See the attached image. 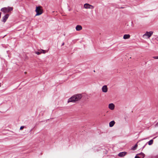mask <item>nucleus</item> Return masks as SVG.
Returning a JSON list of instances; mask_svg holds the SVG:
<instances>
[{
  "label": "nucleus",
  "instance_id": "f257e3e1",
  "mask_svg": "<svg viewBox=\"0 0 158 158\" xmlns=\"http://www.w3.org/2000/svg\"><path fill=\"white\" fill-rule=\"evenodd\" d=\"M82 97V95L80 94L74 95L69 99L68 102H76L80 100Z\"/></svg>",
  "mask_w": 158,
  "mask_h": 158
},
{
  "label": "nucleus",
  "instance_id": "f03ea898",
  "mask_svg": "<svg viewBox=\"0 0 158 158\" xmlns=\"http://www.w3.org/2000/svg\"><path fill=\"white\" fill-rule=\"evenodd\" d=\"M153 31H146V33L143 35L142 37L144 39H147L150 38L153 35Z\"/></svg>",
  "mask_w": 158,
  "mask_h": 158
},
{
  "label": "nucleus",
  "instance_id": "7ed1b4c3",
  "mask_svg": "<svg viewBox=\"0 0 158 158\" xmlns=\"http://www.w3.org/2000/svg\"><path fill=\"white\" fill-rule=\"evenodd\" d=\"M13 10V7H12L8 6L6 7H3L1 9V10L4 13H9Z\"/></svg>",
  "mask_w": 158,
  "mask_h": 158
},
{
  "label": "nucleus",
  "instance_id": "20e7f679",
  "mask_svg": "<svg viewBox=\"0 0 158 158\" xmlns=\"http://www.w3.org/2000/svg\"><path fill=\"white\" fill-rule=\"evenodd\" d=\"M35 11L36 13L35 16L40 15L43 13V10L41 6H36Z\"/></svg>",
  "mask_w": 158,
  "mask_h": 158
},
{
  "label": "nucleus",
  "instance_id": "39448f33",
  "mask_svg": "<svg viewBox=\"0 0 158 158\" xmlns=\"http://www.w3.org/2000/svg\"><path fill=\"white\" fill-rule=\"evenodd\" d=\"M84 7L85 9H93L94 8V6L87 3L85 4Z\"/></svg>",
  "mask_w": 158,
  "mask_h": 158
},
{
  "label": "nucleus",
  "instance_id": "423d86ee",
  "mask_svg": "<svg viewBox=\"0 0 158 158\" xmlns=\"http://www.w3.org/2000/svg\"><path fill=\"white\" fill-rule=\"evenodd\" d=\"M47 52V51H46L45 50H44L43 49H40V50H39L38 52H35V54H36L37 55H40L42 53L45 54V53H46V52Z\"/></svg>",
  "mask_w": 158,
  "mask_h": 158
},
{
  "label": "nucleus",
  "instance_id": "0eeeda50",
  "mask_svg": "<svg viewBox=\"0 0 158 158\" xmlns=\"http://www.w3.org/2000/svg\"><path fill=\"white\" fill-rule=\"evenodd\" d=\"M108 87L106 85L103 86L102 88V90L103 92L106 93L108 91Z\"/></svg>",
  "mask_w": 158,
  "mask_h": 158
},
{
  "label": "nucleus",
  "instance_id": "6e6552de",
  "mask_svg": "<svg viewBox=\"0 0 158 158\" xmlns=\"http://www.w3.org/2000/svg\"><path fill=\"white\" fill-rule=\"evenodd\" d=\"M9 16V15L8 14H6L2 18V21L4 23L5 22L7 19L8 18Z\"/></svg>",
  "mask_w": 158,
  "mask_h": 158
},
{
  "label": "nucleus",
  "instance_id": "1a4fd4ad",
  "mask_svg": "<svg viewBox=\"0 0 158 158\" xmlns=\"http://www.w3.org/2000/svg\"><path fill=\"white\" fill-rule=\"evenodd\" d=\"M109 108L111 110H113L114 108V105L113 103H110L109 105Z\"/></svg>",
  "mask_w": 158,
  "mask_h": 158
},
{
  "label": "nucleus",
  "instance_id": "9d476101",
  "mask_svg": "<svg viewBox=\"0 0 158 158\" xmlns=\"http://www.w3.org/2000/svg\"><path fill=\"white\" fill-rule=\"evenodd\" d=\"M127 154V152H124L119 153L118 154V156L120 157H123L126 155Z\"/></svg>",
  "mask_w": 158,
  "mask_h": 158
},
{
  "label": "nucleus",
  "instance_id": "9b49d317",
  "mask_svg": "<svg viewBox=\"0 0 158 158\" xmlns=\"http://www.w3.org/2000/svg\"><path fill=\"white\" fill-rule=\"evenodd\" d=\"M82 29V27L80 25H77L76 27V29L77 31H80Z\"/></svg>",
  "mask_w": 158,
  "mask_h": 158
},
{
  "label": "nucleus",
  "instance_id": "f8f14e48",
  "mask_svg": "<svg viewBox=\"0 0 158 158\" xmlns=\"http://www.w3.org/2000/svg\"><path fill=\"white\" fill-rule=\"evenodd\" d=\"M130 35L129 34H125L123 35V38L124 39H129L130 38Z\"/></svg>",
  "mask_w": 158,
  "mask_h": 158
},
{
  "label": "nucleus",
  "instance_id": "ddd939ff",
  "mask_svg": "<svg viewBox=\"0 0 158 158\" xmlns=\"http://www.w3.org/2000/svg\"><path fill=\"white\" fill-rule=\"evenodd\" d=\"M115 123V122L114 121H112L109 123V126L110 127H112L114 125Z\"/></svg>",
  "mask_w": 158,
  "mask_h": 158
},
{
  "label": "nucleus",
  "instance_id": "4468645a",
  "mask_svg": "<svg viewBox=\"0 0 158 158\" xmlns=\"http://www.w3.org/2000/svg\"><path fill=\"white\" fill-rule=\"evenodd\" d=\"M153 140L152 139H151L148 142V144L149 145H151L153 144Z\"/></svg>",
  "mask_w": 158,
  "mask_h": 158
},
{
  "label": "nucleus",
  "instance_id": "2eb2a0df",
  "mask_svg": "<svg viewBox=\"0 0 158 158\" xmlns=\"http://www.w3.org/2000/svg\"><path fill=\"white\" fill-rule=\"evenodd\" d=\"M139 155H140V157H142V158H143L145 156V155L143 153H141L140 154H139Z\"/></svg>",
  "mask_w": 158,
  "mask_h": 158
},
{
  "label": "nucleus",
  "instance_id": "dca6fc26",
  "mask_svg": "<svg viewBox=\"0 0 158 158\" xmlns=\"http://www.w3.org/2000/svg\"><path fill=\"white\" fill-rule=\"evenodd\" d=\"M137 147V145L135 144L134 146H133L132 148V149L133 150H135Z\"/></svg>",
  "mask_w": 158,
  "mask_h": 158
},
{
  "label": "nucleus",
  "instance_id": "f3484780",
  "mask_svg": "<svg viewBox=\"0 0 158 158\" xmlns=\"http://www.w3.org/2000/svg\"><path fill=\"white\" fill-rule=\"evenodd\" d=\"M153 58L155 59H158V56H153Z\"/></svg>",
  "mask_w": 158,
  "mask_h": 158
},
{
  "label": "nucleus",
  "instance_id": "a211bd4d",
  "mask_svg": "<svg viewBox=\"0 0 158 158\" xmlns=\"http://www.w3.org/2000/svg\"><path fill=\"white\" fill-rule=\"evenodd\" d=\"M24 128V126H21L20 127V130H22Z\"/></svg>",
  "mask_w": 158,
  "mask_h": 158
},
{
  "label": "nucleus",
  "instance_id": "6ab92c4d",
  "mask_svg": "<svg viewBox=\"0 0 158 158\" xmlns=\"http://www.w3.org/2000/svg\"><path fill=\"white\" fill-rule=\"evenodd\" d=\"M135 158H140L139 156H136Z\"/></svg>",
  "mask_w": 158,
  "mask_h": 158
},
{
  "label": "nucleus",
  "instance_id": "aec40b11",
  "mask_svg": "<svg viewBox=\"0 0 158 158\" xmlns=\"http://www.w3.org/2000/svg\"><path fill=\"white\" fill-rule=\"evenodd\" d=\"M64 42H63V43L62 44V45H61V46H63V45H64Z\"/></svg>",
  "mask_w": 158,
  "mask_h": 158
},
{
  "label": "nucleus",
  "instance_id": "412c9836",
  "mask_svg": "<svg viewBox=\"0 0 158 158\" xmlns=\"http://www.w3.org/2000/svg\"><path fill=\"white\" fill-rule=\"evenodd\" d=\"M26 72H25V74H26Z\"/></svg>",
  "mask_w": 158,
  "mask_h": 158
}]
</instances>
